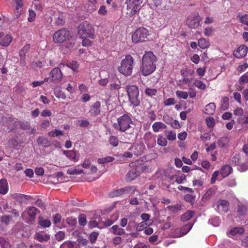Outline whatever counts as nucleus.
Returning <instances> with one entry per match:
<instances>
[{
  "label": "nucleus",
  "mask_w": 248,
  "mask_h": 248,
  "mask_svg": "<svg viewBox=\"0 0 248 248\" xmlns=\"http://www.w3.org/2000/svg\"><path fill=\"white\" fill-rule=\"evenodd\" d=\"M141 72L144 76H148L156 69L157 58L151 51H146L142 57Z\"/></svg>",
  "instance_id": "nucleus-1"
},
{
  "label": "nucleus",
  "mask_w": 248,
  "mask_h": 248,
  "mask_svg": "<svg viewBox=\"0 0 248 248\" xmlns=\"http://www.w3.org/2000/svg\"><path fill=\"white\" fill-rule=\"evenodd\" d=\"M53 39L55 43H60L67 40L65 45L66 47L69 48L73 47L76 43L75 38L70 36L69 31L65 28L55 32L53 36Z\"/></svg>",
  "instance_id": "nucleus-2"
},
{
  "label": "nucleus",
  "mask_w": 248,
  "mask_h": 248,
  "mask_svg": "<svg viewBox=\"0 0 248 248\" xmlns=\"http://www.w3.org/2000/svg\"><path fill=\"white\" fill-rule=\"evenodd\" d=\"M78 34L82 39L94 38V30L92 25L85 21L81 23L78 27Z\"/></svg>",
  "instance_id": "nucleus-3"
},
{
  "label": "nucleus",
  "mask_w": 248,
  "mask_h": 248,
  "mask_svg": "<svg viewBox=\"0 0 248 248\" xmlns=\"http://www.w3.org/2000/svg\"><path fill=\"white\" fill-rule=\"evenodd\" d=\"M133 59L130 55L125 56L121 63V66L119 67L118 70L122 74L128 76L132 73Z\"/></svg>",
  "instance_id": "nucleus-4"
},
{
  "label": "nucleus",
  "mask_w": 248,
  "mask_h": 248,
  "mask_svg": "<svg viewBox=\"0 0 248 248\" xmlns=\"http://www.w3.org/2000/svg\"><path fill=\"white\" fill-rule=\"evenodd\" d=\"M132 124L131 117L124 114L117 119V123L113 124V127L117 130L122 132H125L131 127L130 124Z\"/></svg>",
  "instance_id": "nucleus-5"
},
{
  "label": "nucleus",
  "mask_w": 248,
  "mask_h": 248,
  "mask_svg": "<svg viewBox=\"0 0 248 248\" xmlns=\"http://www.w3.org/2000/svg\"><path fill=\"white\" fill-rule=\"evenodd\" d=\"M126 90L128 96L129 101L135 107L140 105L139 90L135 85H127Z\"/></svg>",
  "instance_id": "nucleus-6"
},
{
  "label": "nucleus",
  "mask_w": 248,
  "mask_h": 248,
  "mask_svg": "<svg viewBox=\"0 0 248 248\" xmlns=\"http://www.w3.org/2000/svg\"><path fill=\"white\" fill-rule=\"evenodd\" d=\"M149 35V32L147 29L140 27L132 33V40L135 43L145 42L148 40V37Z\"/></svg>",
  "instance_id": "nucleus-7"
},
{
  "label": "nucleus",
  "mask_w": 248,
  "mask_h": 248,
  "mask_svg": "<svg viewBox=\"0 0 248 248\" xmlns=\"http://www.w3.org/2000/svg\"><path fill=\"white\" fill-rule=\"evenodd\" d=\"M143 0H127L126 4H127L126 14L129 16H132L137 14L141 8V4Z\"/></svg>",
  "instance_id": "nucleus-8"
},
{
  "label": "nucleus",
  "mask_w": 248,
  "mask_h": 248,
  "mask_svg": "<svg viewBox=\"0 0 248 248\" xmlns=\"http://www.w3.org/2000/svg\"><path fill=\"white\" fill-rule=\"evenodd\" d=\"M135 167L131 169L126 175L127 181L130 182L135 180L147 168V166L138 164V163H135Z\"/></svg>",
  "instance_id": "nucleus-9"
},
{
  "label": "nucleus",
  "mask_w": 248,
  "mask_h": 248,
  "mask_svg": "<svg viewBox=\"0 0 248 248\" xmlns=\"http://www.w3.org/2000/svg\"><path fill=\"white\" fill-rule=\"evenodd\" d=\"M200 20L198 14L193 13L188 16L186 24L190 28L196 29L200 26Z\"/></svg>",
  "instance_id": "nucleus-10"
},
{
  "label": "nucleus",
  "mask_w": 248,
  "mask_h": 248,
  "mask_svg": "<svg viewBox=\"0 0 248 248\" xmlns=\"http://www.w3.org/2000/svg\"><path fill=\"white\" fill-rule=\"evenodd\" d=\"M62 78V75L61 70L58 68H55L51 71L49 77L45 78V81L52 82L56 80L61 79Z\"/></svg>",
  "instance_id": "nucleus-11"
},
{
  "label": "nucleus",
  "mask_w": 248,
  "mask_h": 248,
  "mask_svg": "<svg viewBox=\"0 0 248 248\" xmlns=\"http://www.w3.org/2000/svg\"><path fill=\"white\" fill-rule=\"evenodd\" d=\"M145 149V145L141 142L135 143L131 147L129 148V150H131L137 156L140 155L143 153Z\"/></svg>",
  "instance_id": "nucleus-12"
},
{
  "label": "nucleus",
  "mask_w": 248,
  "mask_h": 248,
  "mask_svg": "<svg viewBox=\"0 0 248 248\" xmlns=\"http://www.w3.org/2000/svg\"><path fill=\"white\" fill-rule=\"evenodd\" d=\"M144 139L149 147H154L156 144L155 136L151 132H147L144 135Z\"/></svg>",
  "instance_id": "nucleus-13"
},
{
  "label": "nucleus",
  "mask_w": 248,
  "mask_h": 248,
  "mask_svg": "<svg viewBox=\"0 0 248 248\" xmlns=\"http://www.w3.org/2000/svg\"><path fill=\"white\" fill-rule=\"evenodd\" d=\"M248 48L244 45L239 46L233 52V55L237 58H242L247 54Z\"/></svg>",
  "instance_id": "nucleus-14"
},
{
  "label": "nucleus",
  "mask_w": 248,
  "mask_h": 248,
  "mask_svg": "<svg viewBox=\"0 0 248 248\" xmlns=\"http://www.w3.org/2000/svg\"><path fill=\"white\" fill-rule=\"evenodd\" d=\"M120 81L116 75L112 74L110 78H109V86L110 88L118 90L120 88Z\"/></svg>",
  "instance_id": "nucleus-15"
},
{
  "label": "nucleus",
  "mask_w": 248,
  "mask_h": 248,
  "mask_svg": "<svg viewBox=\"0 0 248 248\" xmlns=\"http://www.w3.org/2000/svg\"><path fill=\"white\" fill-rule=\"evenodd\" d=\"M229 203L228 201L219 200L217 203V210L221 212H227L229 210Z\"/></svg>",
  "instance_id": "nucleus-16"
},
{
  "label": "nucleus",
  "mask_w": 248,
  "mask_h": 248,
  "mask_svg": "<svg viewBox=\"0 0 248 248\" xmlns=\"http://www.w3.org/2000/svg\"><path fill=\"white\" fill-rule=\"evenodd\" d=\"M25 212H27L29 215L30 221L32 222L35 219L37 212H40V211L35 207L30 206L26 208Z\"/></svg>",
  "instance_id": "nucleus-17"
},
{
  "label": "nucleus",
  "mask_w": 248,
  "mask_h": 248,
  "mask_svg": "<svg viewBox=\"0 0 248 248\" xmlns=\"http://www.w3.org/2000/svg\"><path fill=\"white\" fill-rule=\"evenodd\" d=\"M14 128L13 129L16 128H21L23 130H29L31 129V125L29 122L26 121H16L14 124Z\"/></svg>",
  "instance_id": "nucleus-18"
},
{
  "label": "nucleus",
  "mask_w": 248,
  "mask_h": 248,
  "mask_svg": "<svg viewBox=\"0 0 248 248\" xmlns=\"http://www.w3.org/2000/svg\"><path fill=\"white\" fill-rule=\"evenodd\" d=\"M37 143L44 147H47L50 146L51 142L47 138L43 136L39 137L37 140Z\"/></svg>",
  "instance_id": "nucleus-19"
},
{
  "label": "nucleus",
  "mask_w": 248,
  "mask_h": 248,
  "mask_svg": "<svg viewBox=\"0 0 248 248\" xmlns=\"http://www.w3.org/2000/svg\"><path fill=\"white\" fill-rule=\"evenodd\" d=\"M100 104L99 102H96L91 108L89 113L92 116H96L100 113Z\"/></svg>",
  "instance_id": "nucleus-20"
},
{
  "label": "nucleus",
  "mask_w": 248,
  "mask_h": 248,
  "mask_svg": "<svg viewBox=\"0 0 248 248\" xmlns=\"http://www.w3.org/2000/svg\"><path fill=\"white\" fill-rule=\"evenodd\" d=\"M216 108L214 103H210L205 107L204 112L207 115H213L215 112Z\"/></svg>",
  "instance_id": "nucleus-21"
},
{
  "label": "nucleus",
  "mask_w": 248,
  "mask_h": 248,
  "mask_svg": "<svg viewBox=\"0 0 248 248\" xmlns=\"http://www.w3.org/2000/svg\"><path fill=\"white\" fill-rule=\"evenodd\" d=\"M232 168L229 165H225L223 166L220 170V174L223 177L228 176L232 172Z\"/></svg>",
  "instance_id": "nucleus-22"
},
{
  "label": "nucleus",
  "mask_w": 248,
  "mask_h": 248,
  "mask_svg": "<svg viewBox=\"0 0 248 248\" xmlns=\"http://www.w3.org/2000/svg\"><path fill=\"white\" fill-rule=\"evenodd\" d=\"M123 194L124 195H128V194H133L135 193V192L137 190L136 186H127L124 187L122 188Z\"/></svg>",
  "instance_id": "nucleus-23"
},
{
  "label": "nucleus",
  "mask_w": 248,
  "mask_h": 248,
  "mask_svg": "<svg viewBox=\"0 0 248 248\" xmlns=\"http://www.w3.org/2000/svg\"><path fill=\"white\" fill-rule=\"evenodd\" d=\"M8 190V183L5 179H1L0 181V193L5 194Z\"/></svg>",
  "instance_id": "nucleus-24"
},
{
  "label": "nucleus",
  "mask_w": 248,
  "mask_h": 248,
  "mask_svg": "<svg viewBox=\"0 0 248 248\" xmlns=\"http://www.w3.org/2000/svg\"><path fill=\"white\" fill-rule=\"evenodd\" d=\"M236 120L241 125L248 124V112H245L241 117H237Z\"/></svg>",
  "instance_id": "nucleus-25"
},
{
  "label": "nucleus",
  "mask_w": 248,
  "mask_h": 248,
  "mask_svg": "<svg viewBox=\"0 0 248 248\" xmlns=\"http://www.w3.org/2000/svg\"><path fill=\"white\" fill-rule=\"evenodd\" d=\"M152 128L155 132H158L161 129L166 128V125L162 122H157L153 124Z\"/></svg>",
  "instance_id": "nucleus-26"
},
{
  "label": "nucleus",
  "mask_w": 248,
  "mask_h": 248,
  "mask_svg": "<svg viewBox=\"0 0 248 248\" xmlns=\"http://www.w3.org/2000/svg\"><path fill=\"white\" fill-rule=\"evenodd\" d=\"M8 144L10 147L17 149L19 146L18 137L15 136L8 140Z\"/></svg>",
  "instance_id": "nucleus-27"
},
{
  "label": "nucleus",
  "mask_w": 248,
  "mask_h": 248,
  "mask_svg": "<svg viewBox=\"0 0 248 248\" xmlns=\"http://www.w3.org/2000/svg\"><path fill=\"white\" fill-rule=\"evenodd\" d=\"M35 238L38 241L42 242L48 240L50 239V235L43 233H37L35 235Z\"/></svg>",
  "instance_id": "nucleus-28"
},
{
  "label": "nucleus",
  "mask_w": 248,
  "mask_h": 248,
  "mask_svg": "<svg viewBox=\"0 0 248 248\" xmlns=\"http://www.w3.org/2000/svg\"><path fill=\"white\" fill-rule=\"evenodd\" d=\"M111 231L113 234L118 235H122L125 233L124 230L118 225H113L111 228Z\"/></svg>",
  "instance_id": "nucleus-29"
},
{
  "label": "nucleus",
  "mask_w": 248,
  "mask_h": 248,
  "mask_svg": "<svg viewBox=\"0 0 248 248\" xmlns=\"http://www.w3.org/2000/svg\"><path fill=\"white\" fill-rule=\"evenodd\" d=\"M217 188L215 186H213L208 189V190L204 194L203 198L205 200H209L210 198L215 194Z\"/></svg>",
  "instance_id": "nucleus-30"
},
{
  "label": "nucleus",
  "mask_w": 248,
  "mask_h": 248,
  "mask_svg": "<svg viewBox=\"0 0 248 248\" xmlns=\"http://www.w3.org/2000/svg\"><path fill=\"white\" fill-rule=\"evenodd\" d=\"M62 152L69 159L76 161V154L74 150H63Z\"/></svg>",
  "instance_id": "nucleus-31"
},
{
  "label": "nucleus",
  "mask_w": 248,
  "mask_h": 248,
  "mask_svg": "<svg viewBox=\"0 0 248 248\" xmlns=\"http://www.w3.org/2000/svg\"><path fill=\"white\" fill-rule=\"evenodd\" d=\"M198 45L200 48L205 49L209 46L210 43L208 40L202 38L198 40Z\"/></svg>",
  "instance_id": "nucleus-32"
},
{
  "label": "nucleus",
  "mask_w": 248,
  "mask_h": 248,
  "mask_svg": "<svg viewBox=\"0 0 248 248\" xmlns=\"http://www.w3.org/2000/svg\"><path fill=\"white\" fill-rule=\"evenodd\" d=\"M11 35L7 34L0 41V44L2 46H8L12 40Z\"/></svg>",
  "instance_id": "nucleus-33"
},
{
  "label": "nucleus",
  "mask_w": 248,
  "mask_h": 248,
  "mask_svg": "<svg viewBox=\"0 0 248 248\" xmlns=\"http://www.w3.org/2000/svg\"><path fill=\"white\" fill-rule=\"evenodd\" d=\"M195 215V213L193 211L189 210L186 213L184 214L181 216V220L183 221H186L191 219L193 216Z\"/></svg>",
  "instance_id": "nucleus-34"
},
{
  "label": "nucleus",
  "mask_w": 248,
  "mask_h": 248,
  "mask_svg": "<svg viewBox=\"0 0 248 248\" xmlns=\"http://www.w3.org/2000/svg\"><path fill=\"white\" fill-rule=\"evenodd\" d=\"M245 230L243 227H235L230 231L229 234L233 236L236 234H243Z\"/></svg>",
  "instance_id": "nucleus-35"
},
{
  "label": "nucleus",
  "mask_w": 248,
  "mask_h": 248,
  "mask_svg": "<svg viewBox=\"0 0 248 248\" xmlns=\"http://www.w3.org/2000/svg\"><path fill=\"white\" fill-rule=\"evenodd\" d=\"M157 92V91L156 89L149 87H147L144 91L145 95L150 97L156 95Z\"/></svg>",
  "instance_id": "nucleus-36"
},
{
  "label": "nucleus",
  "mask_w": 248,
  "mask_h": 248,
  "mask_svg": "<svg viewBox=\"0 0 248 248\" xmlns=\"http://www.w3.org/2000/svg\"><path fill=\"white\" fill-rule=\"evenodd\" d=\"M38 223L43 227H48L51 225V222L49 220L44 219L41 217H38Z\"/></svg>",
  "instance_id": "nucleus-37"
},
{
  "label": "nucleus",
  "mask_w": 248,
  "mask_h": 248,
  "mask_svg": "<svg viewBox=\"0 0 248 248\" xmlns=\"http://www.w3.org/2000/svg\"><path fill=\"white\" fill-rule=\"evenodd\" d=\"M237 17L239 19L240 22L242 24L248 26V14H245L241 15L239 14L237 16Z\"/></svg>",
  "instance_id": "nucleus-38"
},
{
  "label": "nucleus",
  "mask_w": 248,
  "mask_h": 248,
  "mask_svg": "<svg viewBox=\"0 0 248 248\" xmlns=\"http://www.w3.org/2000/svg\"><path fill=\"white\" fill-rule=\"evenodd\" d=\"M204 178L200 177L199 178H194L192 181L193 186H197L198 187L202 186L204 184Z\"/></svg>",
  "instance_id": "nucleus-39"
},
{
  "label": "nucleus",
  "mask_w": 248,
  "mask_h": 248,
  "mask_svg": "<svg viewBox=\"0 0 248 248\" xmlns=\"http://www.w3.org/2000/svg\"><path fill=\"white\" fill-rule=\"evenodd\" d=\"M229 98L227 96L223 97L221 104V109L222 110H226L228 109L229 106Z\"/></svg>",
  "instance_id": "nucleus-40"
},
{
  "label": "nucleus",
  "mask_w": 248,
  "mask_h": 248,
  "mask_svg": "<svg viewBox=\"0 0 248 248\" xmlns=\"http://www.w3.org/2000/svg\"><path fill=\"white\" fill-rule=\"evenodd\" d=\"M30 48V45L27 44L25 45L20 51L19 52V56L20 57L21 59L24 60L25 57V55L26 53L28 51Z\"/></svg>",
  "instance_id": "nucleus-41"
},
{
  "label": "nucleus",
  "mask_w": 248,
  "mask_h": 248,
  "mask_svg": "<svg viewBox=\"0 0 248 248\" xmlns=\"http://www.w3.org/2000/svg\"><path fill=\"white\" fill-rule=\"evenodd\" d=\"M11 196L14 199L19 200L20 202H22L23 198H24L26 200H27L28 199V198L29 197L26 195L18 193L13 194Z\"/></svg>",
  "instance_id": "nucleus-42"
},
{
  "label": "nucleus",
  "mask_w": 248,
  "mask_h": 248,
  "mask_svg": "<svg viewBox=\"0 0 248 248\" xmlns=\"http://www.w3.org/2000/svg\"><path fill=\"white\" fill-rule=\"evenodd\" d=\"M194 86L201 90H205L206 89V85L201 80L195 79L193 83Z\"/></svg>",
  "instance_id": "nucleus-43"
},
{
  "label": "nucleus",
  "mask_w": 248,
  "mask_h": 248,
  "mask_svg": "<svg viewBox=\"0 0 248 248\" xmlns=\"http://www.w3.org/2000/svg\"><path fill=\"white\" fill-rule=\"evenodd\" d=\"M123 195L122 188L116 190H114L112 191L109 192V197L112 198L119 197Z\"/></svg>",
  "instance_id": "nucleus-44"
},
{
  "label": "nucleus",
  "mask_w": 248,
  "mask_h": 248,
  "mask_svg": "<svg viewBox=\"0 0 248 248\" xmlns=\"http://www.w3.org/2000/svg\"><path fill=\"white\" fill-rule=\"evenodd\" d=\"M12 219V216L10 215H5L0 217V221L2 223L8 225Z\"/></svg>",
  "instance_id": "nucleus-45"
},
{
  "label": "nucleus",
  "mask_w": 248,
  "mask_h": 248,
  "mask_svg": "<svg viewBox=\"0 0 248 248\" xmlns=\"http://www.w3.org/2000/svg\"><path fill=\"white\" fill-rule=\"evenodd\" d=\"M192 226V224L189 223H187L181 229V232L183 234H186L191 230Z\"/></svg>",
  "instance_id": "nucleus-46"
},
{
  "label": "nucleus",
  "mask_w": 248,
  "mask_h": 248,
  "mask_svg": "<svg viewBox=\"0 0 248 248\" xmlns=\"http://www.w3.org/2000/svg\"><path fill=\"white\" fill-rule=\"evenodd\" d=\"M166 136L169 140H176V133L174 131H169L166 133Z\"/></svg>",
  "instance_id": "nucleus-47"
},
{
  "label": "nucleus",
  "mask_w": 248,
  "mask_h": 248,
  "mask_svg": "<svg viewBox=\"0 0 248 248\" xmlns=\"http://www.w3.org/2000/svg\"><path fill=\"white\" fill-rule=\"evenodd\" d=\"M169 210L172 213H176L182 209V205L180 204H177L171 206H168Z\"/></svg>",
  "instance_id": "nucleus-48"
},
{
  "label": "nucleus",
  "mask_w": 248,
  "mask_h": 248,
  "mask_svg": "<svg viewBox=\"0 0 248 248\" xmlns=\"http://www.w3.org/2000/svg\"><path fill=\"white\" fill-rule=\"evenodd\" d=\"M67 173L70 175L79 174L83 173L82 169H69L67 171Z\"/></svg>",
  "instance_id": "nucleus-49"
},
{
  "label": "nucleus",
  "mask_w": 248,
  "mask_h": 248,
  "mask_svg": "<svg viewBox=\"0 0 248 248\" xmlns=\"http://www.w3.org/2000/svg\"><path fill=\"white\" fill-rule=\"evenodd\" d=\"M157 143L159 145L161 146H165L167 144V140L162 136H159L157 140Z\"/></svg>",
  "instance_id": "nucleus-50"
},
{
  "label": "nucleus",
  "mask_w": 248,
  "mask_h": 248,
  "mask_svg": "<svg viewBox=\"0 0 248 248\" xmlns=\"http://www.w3.org/2000/svg\"><path fill=\"white\" fill-rule=\"evenodd\" d=\"M48 136L52 137H58L59 136H62L63 135V131L62 130H58V129H55L54 131H50L48 134Z\"/></svg>",
  "instance_id": "nucleus-51"
},
{
  "label": "nucleus",
  "mask_w": 248,
  "mask_h": 248,
  "mask_svg": "<svg viewBox=\"0 0 248 248\" xmlns=\"http://www.w3.org/2000/svg\"><path fill=\"white\" fill-rule=\"evenodd\" d=\"M176 94L179 98L186 99L187 98L188 94L186 92L177 91L176 92Z\"/></svg>",
  "instance_id": "nucleus-52"
},
{
  "label": "nucleus",
  "mask_w": 248,
  "mask_h": 248,
  "mask_svg": "<svg viewBox=\"0 0 248 248\" xmlns=\"http://www.w3.org/2000/svg\"><path fill=\"white\" fill-rule=\"evenodd\" d=\"M0 244L3 248H10L9 242L4 237H0Z\"/></svg>",
  "instance_id": "nucleus-53"
},
{
  "label": "nucleus",
  "mask_w": 248,
  "mask_h": 248,
  "mask_svg": "<svg viewBox=\"0 0 248 248\" xmlns=\"http://www.w3.org/2000/svg\"><path fill=\"white\" fill-rule=\"evenodd\" d=\"M79 224L81 226H85L86 224V216L84 214H81L78 216Z\"/></svg>",
  "instance_id": "nucleus-54"
},
{
  "label": "nucleus",
  "mask_w": 248,
  "mask_h": 248,
  "mask_svg": "<svg viewBox=\"0 0 248 248\" xmlns=\"http://www.w3.org/2000/svg\"><path fill=\"white\" fill-rule=\"evenodd\" d=\"M118 138L115 136H110L109 137V144L113 145L114 147H116L118 144Z\"/></svg>",
  "instance_id": "nucleus-55"
},
{
  "label": "nucleus",
  "mask_w": 248,
  "mask_h": 248,
  "mask_svg": "<svg viewBox=\"0 0 248 248\" xmlns=\"http://www.w3.org/2000/svg\"><path fill=\"white\" fill-rule=\"evenodd\" d=\"M237 211L241 216H245L247 212V207L244 205L238 206Z\"/></svg>",
  "instance_id": "nucleus-56"
},
{
  "label": "nucleus",
  "mask_w": 248,
  "mask_h": 248,
  "mask_svg": "<svg viewBox=\"0 0 248 248\" xmlns=\"http://www.w3.org/2000/svg\"><path fill=\"white\" fill-rule=\"evenodd\" d=\"M239 82L241 85L248 83V75L246 73L242 75L239 78Z\"/></svg>",
  "instance_id": "nucleus-57"
},
{
  "label": "nucleus",
  "mask_w": 248,
  "mask_h": 248,
  "mask_svg": "<svg viewBox=\"0 0 248 248\" xmlns=\"http://www.w3.org/2000/svg\"><path fill=\"white\" fill-rule=\"evenodd\" d=\"M147 224L144 221H142L136 227V231L138 232H140L146 228Z\"/></svg>",
  "instance_id": "nucleus-58"
},
{
  "label": "nucleus",
  "mask_w": 248,
  "mask_h": 248,
  "mask_svg": "<svg viewBox=\"0 0 248 248\" xmlns=\"http://www.w3.org/2000/svg\"><path fill=\"white\" fill-rule=\"evenodd\" d=\"M56 239L58 241H61L64 239L65 233L62 231H59L55 234Z\"/></svg>",
  "instance_id": "nucleus-59"
},
{
  "label": "nucleus",
  "mask_w": 248,
  "mask_h": 248,
  "mask_svg": "<svg viewBox=\"0 0 248 248\" xmlns=\"http://www.w3.org/2000/svg\"><path fill=\"white\" fill-rule=\"evenodd\" d=\"M175 103H176V100L173 98H168V99H166V100H165L164 102V105L166 106L174 105Z\"/></svg>",
  "instance_id": "nucleus-60"
},
{
  "label": "nucleus",
  "mask_w": 248,
  "mask_h": 248,
  "mask_svg": "<svg viewBox=\"0 0 248 248\" xmlns=\"http://www.w3.org/2000/svg\"><path fill=\"white\" fill-rule=\"evenodd\" d=\"M244 113L243 108L240 107L237 108L233 110L234 115L238 116V117H241Z\"/></svg>",
  "instance_id": "nucleus-61"
},
{
  "label": "nucleus",
  "mask_w": 248,
  "mask_h": 248,
  "mask_svg": "<svg viewBox=\"0 0 248 248\" xmlns=\"http://www.w3.org/2000/svg\"><path fill=\"white\" fill-rule=\"evenodd\" d=\"M207 125L209 127H213L215 124V120L213 117L207 118L205 120Z\"/></svg>",
  "instance_id": "nucleus-62"
},
{
  "label": "nucleus",
  "mask_w": 248,
  "mask_h": 248,
  "mask_svg": "<svg viewBox=\"0 0 248 248\" xmlns=\"http://www.w3.org/2000/svg\"><path fill=\"white\" fill-rule=\"evenodd\" d=\"M186 180V176L185 174H182L180 176L176 175L175 182L178 184H182Z\"/></svg>",
  "instance_id": "nucleus-63"
},
{
  "label": "nucleus",
  "mask_w": 248,
  "mask_h": 248,
  "mask_svg": "<svg viewBox=\"0 0 248 248\" xmlns=\"http://www.w3.org/2000/svg\"><path fill=\"white\" fill-rule=\"evenodd\" d=\"M55 23L57 25H63L65 23V20L63 16H60L58 17H57Z\"/></svg>",
  "instance_id": "nucleus-64"
}]
</instances>
